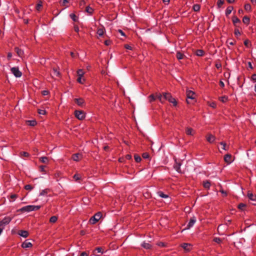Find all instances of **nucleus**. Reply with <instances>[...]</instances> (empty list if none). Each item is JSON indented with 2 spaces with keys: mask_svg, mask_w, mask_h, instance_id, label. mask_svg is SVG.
<instances>
[{
  "mask_svg": "<svg viewBox=\"0 0 256 256\" xmlns=\"http://www.w3.org/2000/svg\"><path fill=\"white\" fill-rule=\"evenodd\" d=\"M40 208V206L28 205L22 207V208L19 209L18 211L20 212H30L32 211L37 210H39Z\"/></svg>",
  "mask_w": 256,
  "mask_h": 256,
  "instance_id": "obj_1",
  "label": "nucleus"
},
{
  "mask_svg": "<svg viewBox=\"0 0 256 256\" xmlns=\"http://www.w3.org/2000/svg\"><path fill=\"white\" fill-rule=\"evenodd\" d=\"M102 216V213L100 212H98L90 218L89 220V222L92 224H96L100 219Z\"/></svg>",
  "mask_w": 256,
  "mask_h": 256,
  "instance_id": "obj_2",
  "label": "nucleus"
},
{
  "mask_svg": "<svg viewBox=\"0 0 256 256\" xmlns=\"http://www.w3.org/2000/svg\"><path fill=\"white\" fill-rule=\"evenodd\" d=\"M164 99L168 100L174 106L177 105V102L176 99L169 93H164Z\"/></svg>",
  "mask_w": 256,
  "mask_h": 256,
  "instance_id": "obj_3",
  "label": "nucleus"
},
{
  "mask_svg": "<svg viewBox=\"0 0 256 256\" xmlns=\"http://www.w3.org/2000/svg\"><path fill=\"white\" fill-rule=\"evenodd\" d=\"M12 218L10 216L4 217L1 221H0V227L3 229L6 225L8 224L12 220Z\"/></svg>",
  "mask_w": 256,
  "mask_h": 256,
  "instance_id": "obj_4",
  "label": "nucleus"
},
{
  "mask_svg": "<svg viewBox=\"0 0 256 256\" xmlns=\"http://www.w3.org/2000/svg\"><path fill=\"white\" fill-rule=\"evenodd\" d=\"M10 72L16 78H20L22 75L19 68L16 66L11 68Z\"/></svg>",
  "mask_w": 256,
  "mask_h": 256,
  "instance_id": "obj_5",
  "label": "nucleus"
},
{
  "mask_svg": "<svg viewBox=\"0 0 256 256\" xmlns=\"http://www.w3.org/2000/svg\"><path fill=\"white\" fill-rule=\"evenodd\" d=\"M186 97H187V99H186L187 103L190 104V100H193L194 99L195 93L192 90H187L186 92Z\"/></svg>",
  "mask_w": 256,
  "mask_h": 256,
  "instance_id": "obj_6",
  "label": "nucleus"
},
{
  "mask_svg": "<svg viewBox=\"0 0 256 256\" xmlns=\"http://www.w3.org/2000/svg\"><path fill=\"white\" fill-rule=\"evenodd\" d=\"M74 114L76 117L80 120H82L86 117L85 113L82 110H75Z\"/></svg>",
  "mask_w": 256,
  "mask_h": 256,
  "instance_id": "obj_7",
  "label": "nucleus"
},
{
  "mask_svg": "<svg viewBox=\"0 0 256 256\" xmlns=\"http://www.w3.org/2000/svg\"><path fill=\"white\" fill-rule=\"evenodd\" d=\"M196 221V218L194 216H193L192 218H190V221L188 222L186 228L184 230L190 229L191 228H192L194 226Z\"/></svg>",
  "mask_w": 256,
  "mask_h": 256,
  "instance_id": "obj_8",
  "label": "nucleus"
},
{
  "mask_svg": "<svg viewBox=\"0 0 256 256\" xmlns=\"http://www.w3.org/2000/svg\"><path fill=\"white\" fill-rule=\"evenodd\" d=\"M181 246L186 252L190 251L192 248V244L188 243H184Z\"/></svg>",
  "mask_w": 256,
  "mask_h": 256,
  "instance_id": "obj_9",
  "label": "nucleus"
},
{
  "mask_svg": "<svg viewBox=\"0 0 256 256\" xmlns=\"http://www.w3.org/2000/svg\"><path fill=\"white\" fill-rule=\"evenodd\" d=\"M74 101L80 106L83 107L85 105L84 100L82 98H75Z\"/></svg>",
  "mask_w": 256,
  "mask_h": 256,
  "instance_id": "obj_10",
  "label": "nucleus"
},
{
  "mask_svg": "<svg viewBox=\"0 0 256 256\" xmlns=\"http://www.w3.org/2000/svg\"><path fill=\"white\" fill-rule=\"evenodd\" d=\"M141 246L146 250L150 249L152 248V245L149 242H146V241H144L142 244Z\"/></svg>",
  "mask_w": 256,
  "mask_h": 256,
  "instance_id": "obj_11",
  "label": "nucleus"
},
{
  "mask_svg": "<svg viewBox=\"0 0 256 256\" xmlns=\"http://www.w3.org/2000/svg\"><path fill=\"white\" fill-rule=\"evenodd\" d=\"M82 158V154L77 153L74 154L72 156V159L74 161L78 162Z\"/></svg>",
  "mask_w": 256,
  "mask_h": 256,
  "instance_id": "obj_12",
  "label": "nucleus"
},
{
  "mask_svg": "<svg viewBox=\"0 0 256 256\" xmlns=\"http://www.w3.org/2000/svg\"><path fill=\"white\" fill-rule=\"evenodd\" d=\"M32 244L29 242L28 240H26L22 244V246L23 248H30L32 246Z\"/></svg>",
  "mask_w": 256,
  "mask_h": 256,
  "instance_id": "obj_13",
  "label": "nucleus"
},
{
  "mask_svg": "<svg viewBox=\"0 0 256 256\" xmlns=\"http://www.w3.org/2000/svg\"><path fill=\"white\" fill-rule=\"evenodd\" d=\"M206 138L207 141L210 143L214 142L216 140L215 136L212 134H208Z\"/></svg>",
  "mask_w": 256,
  "mask_h": 256,
  "instance_id": "obj_14",
  "label": "nucleus"
},
{
  "mask_svg": "<svg viewBox=\"0 0 256 256\" xmlns=\"http://www.w3.org/2000/svg\"><path fill=\"white\" fill-rule=\"evenodd\" d=\"M224 160L228 164H230L232 162V156L230 154H227L225 155L224 157Z\"/></svg>",
  "mask_w": 256,
  "mask_h": 256,
  "instance_id": "obj_15",
  "label": "nucleus"
},
{
  "mask_svg": "<svg viewBox=\"0 0 256 256\" xmlns=\"http://www.w3.org/2000/svg\"><path fill=\"white\" fill-rule=\"evenodd\" d=\"M15 51L16 52V54L18 56L22 58V56H23V55L24 54V52L22 50L19 48H18L16 47L15 48Z\"/></svg>",
  "mask_w": 256,
  "mask_h": 256,
  "instance_id": "obj_16",
  "label": "nucleus"
},
{
  "mask_svg": "<svg viewBox=\"0 0 256 256\" xmlns=\"http://www.w3.org/2000/svg\"><path fill=\"white\" fill-rule=\"evenodd\" d=\"M232 22H233L235 26H236V24H240V20L238 17H236V16H234L232 17Z\"/></svg>",
  "mask_w": 256,
  "mask_h": 256,
  "instance_id": "obj_17",
  "label": "nucleus"
},
{
  "mask_svg": "<svg viewBox=\"0 0 256 256\" xmlns=\"http://www.w3.org/2000/svg\"><path fill=\"white\" fill-rule=\"evenodd\" d=\"M18 234L24 238H26L28 235V232L26 230H20Z\"/></svg>",
  "mask_w": 256,
  "mask_h": 256,
  "instance_id": "obj_18",
  "label": "nucleus"
},
{
  "mask_svg": "<svg viewBox=\"0 0 256 256\" xmlns=\"http://www.w3.org/2000/svg\"><path fill=\"white\" fill-rule=\"evenodd\" d=\"M186 134L190 136H192L194 134L193 129L190 128H186Z\"/></svg>",
  "mask_w": 256,
  "mask_h": 256,
  "instance_id": "obj_19",
  "label": "nucleus"
},
{
  "mask_svg": "<svg viewBox=\"0 0 256 256\" xmlns=\"http://www.w3.org/2000/svg\"><path fill=\"white\" fill-rule=\"evenodd\" d=\"M156 98L159 100L160 102H164V101L165 100L164 99V94H163V96H162L160 94H156Z\"/></svg>",
  "mask_w": 256,
  "mask_h": 256,
  "instance_id": "obj_20",
  "label": "nucleus"
},
{
  "mask_svg": "<svg viewBox=\"0 0 256 256\" xmlns=\"http://www.w3.org/2000/svg\"><path fill=\"white\" fill-rule=\"evenodd\" d=\"M232 10H233L232 6H228L226 10V12H225L226 15V16H228L232 12Z\"/></svg>",
  "mask_w": 256,
  "mask_h": 256,
  "instance_id": "obj_21",
  "label": "nucleus"
},
{
  "mask_svg": "<svg viewBox=\"0 0 256 256\" xmlns=\"http://www.w3.org/2000/svg\"><path fill=\"white\" fill-rule=\"evenodd\" d=\"M50 190L48 188H46L44 190H42L40 193V196H46L48 193L49 192Z\"/></svg>",
  "mask_w": 256,
  "mask_h": 256,
  "instance_id": "obj_22",
  "label": "nucleus"
},
{
  "mask_svg": "<svg viewBox=\"0 0 256 256\" xmlns=\"http://www.w3.org/2000/svg\"><path fill=\"white\" fill-rule=\"evenodd\" d=\"M157 194L158 196L162 198H168V194H164L163 192L161 191L158 192Z\"/></svg>",
  "mask_w": 256,
  "mask_h": 256,
  "instance_id": "obj_23",
  "label": "nucleus"
},
{
  "mask_svg": "<svg viewBox=\"0 0 256 256\" xmlns=\"http://www.w3.org/2000/svg\"><path fill=\"white\" fill-rule=\"evenodd\" d=\"M180 163H176L174 166V169L178 172H180Z\"/></svg>",
  "mask_w": 256,
  "mask_h": 256,
  "instance_id": "obj_24",
  "label": "nucleus"
},
{
  "mask_svg": "<svg viewBox=\"0 0 256 256\" xmlns=\"http://www.w3.org/2000/svg\"><path fill=\"white\" fill-rule=\"evenodd\" d=\"M248 196L252 200H256V196H254L252 193L248 192Z\"/></svg>",
  "mask_w": 256,
  "mask_h": 256,
  "instance_id": "obj_25",
  "label": "nucleus"
},
{
  "mask_svg": "<svg viewBox=\"0 0 256 256\" xmlns=\"http://www.w3.org/2000/svg\"><path fill=\"white\" fill-rule=\"evenodd\" d=\"M250 18L247 16H244V18H243V19H242V22L246 24V25H248L250 23Z\"/></svg>",
  "mask_w": 256,
  "mask_h": 256,
  "instance_id": "obj_26",
  "label": "nucleus"
},
{
  "mask_svg": "<svg viewBox=\"0 0 256 256\" xmlns=\"http://www.w3.org/2000/svg\"><path fill=\"white\" fill-rule=\"evenodd\" d=\"M52 74L54 76H59L60 73L56 68H54L52 69Z\"/></svg>",
  "mask_w": 256,
  "mask_h": 256,
  "instance_id": "obj_27",
  "label": "nucleus"
},
{
  "mask_svg": "<svg viewBox=\"0 0 256 256\" xmlns=\"http://www.w3.org/2000/svg\"><path fill=\"white\" fill-rule=\"evenodd\" d=\"M176 58L178 60H182L184 58V55L180 52H178L176 54Z\"/></svg>",
  "mask_w": 256,
  "mask_h": 256,
  "instance_id": "obj_28",
  "label": "nucleus"
},
{
  "mask_svg": "<svg viewBox=\"0 0 256 256\" xmlns=\"http://www.w3.org/2000/svg\"><path fill=\"white\" fill-rule=\"evenodd\" d=\"M40 161L44 164H47L48 162V159L46 156H43L40 158Z\"/></svg>",
  "mask_w": 256,
  "mask_h": 256,
  "instance_id": "obj_29",
  "label": "nucleus"
},
{
  "mask_svg": "<svg viewBox=\"0 0 256 256\" xmlns=\"http://www.w3.org/2000/svg\"><path fill=\"white\" fill-rule=\"evenodd\" d=\"M70 16L72 20L74 22H76L78 20V16L74 14H70Z\"/></svg>",
  "mask_w": 256,
  "mask_h": 256,
  "instance_id": "obj_30",
  "label": "nucleus"
},
{
  "mask_svg": "<svg viewBox=\"0 0 256 256\" xmlns=\"http://www.w3.org/2000/svg\"><path fill=\"white\" fill-rule=\"evenodd\" d=\"M86 11L89 14H91L94 12V10L90 7V6H88L86 7Z\"/></svg>",
  "mask_w": 256,
  "mask_h": 256,
  "instance_id": "obj_31",
  "label": "nucleus"
},
{
  "mask_svg": "<svg viewBox=\"0 0 256 256\" xmlns=\"http://www.w3.org/2000/svg\"><path fill=\"white\" fill-rule=\"evenodd\" d=\"M200 5L198 4H194L193 6V10L195 12H198L200 10Z\"/></svg>",
  "mask_w": 256,
  "mask_h": 256,
  "instance_id": "obj_32",
  "label": "nucleus"
},
{
  "mask_svg": "<svg viewBox=\"0 0 256 256\" xmlns=\"http://www.w3.org/2000/svg\"><path fill=\"white\" fill-rule=\"evenodd\" d=\"M244 44L246 46L247 48H250V47H251L252 46V44L251 42L249 41L248 40H246L244 41Z\"/></svg>",
  "mask_w": 256,
  "mask_h": 256,
  "instance_id": "obj_33",
  "label": "nucleus"
},
{
  "mask_svg": "<svg viewBox=\"0 0 256 256\" xmlns=\"http://www.w3.org/2000/svg\"><path fill=\"white\" fill-rule=\"evenodd\" d=\"M27 123L30 126H34L36 124V122L34 120H28Z\"/></svg>",
  "mask_w": 256,
  "mask_h": 256,
  "instance_id": "obj_34",
  "label": "nucleus"
},
{
  "mask_svg": "<svg viewBox=\"0 0 256 256\" xmlns=\"http://www.w3.org/2000/svg\"><path fill=\"white\" fill-rule=\"evenodd\" d=\"M104 30L103 28H98L97 30V34L98 36H101L104 34Z\"/></svg>",
  "mask_w": 256,
  "mask_h": 256,
  "instance_id": "obj_35",
  "label": "nucleus"
},
{
  "mask_svg": "<svg viewBox=\"0 0 256 256\" xmlns=\"http://www.w3.org/2000/svg\"><path fill=\"white\" fill-rule=\"evenodd\" d=\"M203 186L206 188H209L210 186V184L208 181L204 182Z\"/></svg>",
  "mask_w": 256,
  "mask_h": 256,
  "instance_id": "obj_36",
  "label": "nucleus"
},
{
  "mask_svg": "<svg viewBox=\"0 0 256 256\" xmlns=\"http://www.w3.org/2000/svg\"><path fill=\"white\" fill-rule=\"evenodd\" d=\"M58 220V218L56 216H52L50 219V222L52 223L56 222Z\"/></svg>",
  "mask_w": 256,
  "mask_h": 256,
  "instance_id": "obj_37",
  "label": "nucleus"
},
{
  "mask_svg": "<svg viewBox=\"0 0 256 256\" xmlns=\"http://www.w3.org/2000/svg\"><path fill=\"white\" fill-rule=\"evenodd\" d=\"M84 74V72L83 70L82 69H79L77 71V74L78 76L82 77Z\"/></svg>",
  "mask_w": 256,
  "mask_h": 256,
  "instance_id": "obj_38",
  "label": "nucleus"
},
{
  "mask_svg": "<svg viewBox=\"0 0 256 256\" xmlns=\"http://www.w3.org/2000/svg\"><path fill=\"white\" fill-rule=\"evenodd\" d=\"M244 9L246 10L248 12H250L252 8L251 6L249 4H246L244 5Z\"/></svg>",
  "mask_w": 256,
  "mask_h": 256,
  "instance_id": "obj_39",
  "label": "nucleus"
},
{
  "mask_svg": "<svg viewBox=\"0 0 256 256\" xmlns=\"http://www.w3.org/2000/svg\"><path fill=\"white\" fill-rule=\"evenodd\" d=\"M228 100V98L226 96H223L220 98V100L222 102H226Z\"/></svg>",
  "mask_w": 256,
  "mask_h": 256,
  "instance_id": "obj_40",
  "label": "nucleus"
},
{
  "mask_svg": "<svg viewBox=\"0 0 256 256\" xmlns=\"http://www.w3.org/2000/svg\"><path fill=\"white\" fill-rule=\"evenodd\" d=\"M196 54L198 56H202L204 54V51L201 50H198L196 52Z\"/></svg>",
  "mask_w": 256,
  "mask_h": 256,
  "instance_id": "obj_41",
  "label": "nucleus"
},
{
  "mask_svg": "<svg viewBox=\"0 0 256 256\" xmlns=\"http://www.w3.org/2000/svg\"><path fill=\"white\" fill-rule=\"evenodd\" d=\"M134 160L137 162H139L141 161V158L138 155L134 156Z\"/></svg>",
  "mask_w": 256,
  "mask_h": 256,
  "instance_id": "obj_42",
  "label": "nucleus"
},
{
  "mask_svg": "<svg viewBox=\"0 0 256 256\" xmlns=\"http://www.w3.org/2000/svg\"><path fill=\"white\" fill-rule=\"evenodd\" d=\"M21 156L28 157L29 156V154L26 152H22L20 153Z\"/></svg>",
  "mask_w": 256,
  "mask_h": 256,
  "instance_id": "obj_43",
  "label": "nucleus"
},
{
  "mask_svg": "<svg viewBox=\"0 0 256 256\" xmlns=\"http://www.w3.org/2000/svg\"><path fill=\"white\" fill-rule=\"evenodd\" d=\"M74 178L76 180H80V176L79 174H75L74 176Z\"/></svg>",
  "mask_w": 256,
  "mask_h": 256,
  "instance_id": "obj_44",
  "label": "nucleus"
},
{
  "mask_svg": "<svg viewBox=\"0 0 256 256\" xmlns=\"http://www.w3.org/2000/svg\"><path fill=\"white\" fill-rule=\"evenodd\" d=\"M24 188L26 190H31L32 189V187L30 184H26L24 186Z\"/></svg>",
  "mask_w": 256,
  "mask_h": 256,
  "instance_id": "obj_45",
  "label": "nucleus"
},
{
  "mask_svg": "<svg viewBox=\"0 0 256 256\" xmlns=\"http://www.w3.org/2000/svg\"><path fill=\"white\" fill-rule=\"evenodd\" d=\"M38 112L40 114L44 115L46 114L45 110H38Z\"/></svg>",
  "mask_w": 256,
  "mask_h": 256,
  "instance_id": "obj_46",
  "label": "nucleus"
},
{
  "mask_svg": "<svg viewBox=\"0 0 256 256\" xmlns=\"http://www.w3.org/2000/svg\"><path fill=\"white\" fill-rule=\"evenodd\" d=\"M142 158L145 159L148 158L150 157L149 154L147 152H144L142 155Z\"/></svg>",
  "mask_w": 256,
  "mask_h": 256,
  "instance_id": "obj_47",
  "label": "nucleus"
},
{
  "mask_svg": "<svg viewBox=\"0 0 256 256\" xmlns=\"http://www.w3.org/2000/svg\"><path fill=\"white\" fill-rule=\"evenodd\" d=\"M150 101V102H152V101H154L156 100V97L154 96V94H150L149 96Z\"/></svg>",
  "mask_w": 256,
  "mask_h": 256,
  "instance_id": "obj_48",
  "label": "nucleus"
},
{
  "mask_svg": "<svg viewBox=\"0 0 256 256\" xmlns=\"http://www.w3.org/2000/svg\"><path fill=\"white\" fill-rule=\"evenodd\" d=\"M224 4V0H218V6L220 7Z\"/></svg>",
  "mask_w": 256,
  "mask_h": 256,
  "instance_id": "obj_49",
  "label": "nucleus"
},
{
  "mask_svg": "<svg viewBox=\"0 0 256 256\" xmlns=\"http://www.w3.org/2000/svg\"><path fill=\"white\" fill-rule=\"evenodd\" d=\"M214 242L218 244H220L222 242V240L219 238H214Z\"/></svg>",
  "mask_w": 256,
  "mask_h": 256,
  "instance_id": "obj_50",
  "label": "nucleus"
},
{
  "mask_svg": "<svg viewBox=\"0 0 256 256\" xmlns=\"http://www.w3.org/2000/svg\"><path fill=\"white\" fill-rule=\"evenodd\" d=\"M220 144L222 146V149L223 150H227V149L226 148V142H220Z\"/></svg>",
  "mask_w": 256,
  "mask_h": 256,
  "instance_id": "obj_51",
  "label": "nucleus"
},
{
  "mask_svg": "<svg viewBox=\"0 0 256 256\" xmlns=\"http://www.w3.org/2000/svg\"><path fill=\"white\" fill-rule=\"evenodd\" d=\"M246 206V205L242 203H241L240 204H238V208L239 209H240L242 210H243V208H244Z\"/></svg>",
  "mask_w": 256,
  "mask_h": 256,
  "instance_id": "obj_52",
  "label": "nucleus"
},
{
  "mask_svg": "<svg viewBox=\"0 0 256 256\" xmlns=\"http://www.w3.org/2000/svg\"><path fill=\"white\" fill-rule=\"evenodd\" d=\"M96 250L98 252H100L102 254L104 253V252L102 250V248L101 247H98L96 248Z\"/></svg>",
  "mask_w": 256,
  "mask_h": 256,
  "instance_id": "obj_53",
  "label": "nucleus"
},
{
  "mask_svg": "<svg viewBox=\"0 0 256 256\" xmlns=\"http://www.w3.org/2000/svg\"><path fill=\"white\" fill-rule=\"evenodd\" d=\"M209 106L212 108H216V103L214 102H210L209 104Z\"/></svg>",
  "mask_w": 256,
  "mask_h": 256,
  "instance_id": "obj_54",
  "label": "nucleus"
},
{
  "mask_svg": "<svg viewBox=\"0 0 256 256\" xmlns=\"http://www.w3.org/2000/svg\"><path fill=\"white\" fill-rule=\"evenodd\" d=\"M227 43L230 44V45H231V46H233L235 44V42L232 41V40H227Z\"/></svg>",
  "mask_w": 256,
  "mask_h": 256,
  "instance_id": "obj_55",
  "label": "nucleus"
},
{
  "mask_svg": "<svg viewBox=\"0 0 256 256\" xmlns=\"http://www.w3.org/2000/svg\"><path fill=\"white\" fill-rule=\"evenodd\" d=\"M82 77L78 76V82L80 84H83L84 82V80H82Z\"/></svg>",
  "mask_w": 256,
  "mask_h": 256,
  "instance_id": "obj_56",
  "label": "nucleus"
},
{
  "mask_svg": "<svg viewBox=\"0 0 256 256\" xmlns=\"http://www.w3.org/2000/svg\"><path fill=\"white\" fill-rule=\"evenodd\" d=\"M157 245L160 247H164L166 244L163 242H159L157 243Z\"/></svg>",
  "mask_w": 256,
  "mask_h": 256,
  "instance_id": "obj_57",
  "label": "nucleus"
},
{
  "mask_svg": "<svg viewBox=\"0 0 256 256\" xmlns=\"http://www.w3.org/2000/svg\"><path fill=\"white\" fill-rule=\"evenodd\" d=\"M234 34L236 36L240 35V30L238 29H236L234 30Z\"/></svg>",
  "mask_w": 256,
  "mask_h": 256,
  "instance_id": "obj_58",
  "label": "nucleus"
},
{
  "mask_svg": "<svg viewBox=\"0 0 256 256\" xmlns=\"http://www.w3.org/2000/svg\"><path fill=\"white\" fill-rule=\"evenodd\" d=\"M252 80L254 82H256V74H253L252 76Z\"/></svg>",
  "mask_w": 256,
  "mask_h": 256,
  "instance_id": "obj_59",
  "label": "nucleus"
},
{
  "mask_svg": "<svg viewBox=\"0 0 256 256\" xmlns=\"http://www.w3.org/2000/svg\"><path fill=\"white\" fill-rule=\"evenodd\" d=\"M42 6V3L40 2L36 4V9L38 10Z\"/></svg>",
  "mask_w": 256,
  "mask_h": 256,
  "instance_id": "obj_60",
  "label": "nucleus"
},
{
  "mask_svg": "<svg viewBox=\"0 0 256 256\" xmlns=\"http://www.w3.org/2000/svg\"><path fill=\"white\" fill-rule=\"evenodd\" d=\"M111 41L110 40H106L104 41V44L106 46H109L111 44Z\"/></svg>",
  "mask_w": 256,
  "mask_h": 256,
  "instance_id": "obj_61",
  "label": "nucleus"
},
{
  "mask_svg": "<svg viewBox=\"0 0 256 256\" xmlns=\"http://www.w3.org/2000/svg\"><path fill=\"white\" fill-rule=\"evenodd\" d=\"M49 94V92L48 90H43L42 92V95L44 96H46V95H48Z\"/></svg>",
  "mask_w": 256,
  "mask_h": 256,
  "instance_id": "obj_62",
  "label": "nucleus"
},
{
  "mask_svg": "<svg viewBox=\"0 0 256 256\" xmlns=\"http://www.w3.org/2000/svg\"><path fill=\"white\" fill-rule=\"evenodd\" d=\"M124 48L127 50H132V48L131 46H129L128 44H126L124 46Z\"/></svg>",
  "mask_w": 256,
  "mask_h": 256,
  "instance_id": "obj_63",
  "label": "nucleus"
},
{
  "mask_svg": "<svg viewBox=\"0 0 256 256\" xmlns=\"http://www.w3.org/2000/svg\"><path fill=\"white\" fill-rule=\"evenodd\" d=\"M44 168H45V166H41L40 167V171L45 172Z\"/></svg>",
  "mask_w": 256,
  "mask_h": 256,
  "instance_id": "obj_64",
  "label": "nucleus"
}]
</instances>
